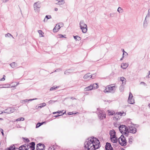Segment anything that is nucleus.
Wrapping results in <instances>:
<instances>
[{
  "instance_id": "3",
  "label": "nucleus",
  "mask_w": 150,
  "mask_h": 150,
  "mask_svg": "<svg viewBox=\"0 0 150 150\" xmlns=\"http://www.w3.org/2000/svg\"><path fill=\"white\" fill-rule=\"evenodd\" d=\"M98 112L97 114L99 119L100 120H103L106 118V114L103 110H101L99 108H97Z\"/></svg>"
},
{
  "instance_id": "33",
  "label": "nucleus",
  "mask_w": 150,
  "mask_h": 150,
  "mask_svg": "<svg viewBox=\"0 0 150 150\" xmlns=\"http://www.w3.org/2000/svg\"><path fill=\"white\" fill-rule=\"evenodd\" d=\"M52 18L51 15H46L44 20V21H45V20H46V21H47L48 19L51 18Z\"/></svg>"
},
{
  "instance_id": "55",
  "label": "nucleus",
  "mask_w": 150,
  "mask_h": 150,
  "mask_svg": "<svg viewBox=\"0 0 150 150\" xmlns=\"http://www.w3.org/2000/svg\"><path fill=\"white\" fill-rule=\"evenodd\" d=\"M124 134H122L120 137L118 138V139H124L126 138L123 135Z\"/></svg>"
},
{
  "instance_id": "8",
  "label": "nucleus",
  "mask_w": 150,
  "mask_h": 150,
  "mask_svg": "<svg viewBox=\"0 0 150 150\" xmlns=\"http://www.w3.org/2000/svg\"><path fill=\"white\" fill-rule=\"evenodd\" d=\"M90 73H88L86 74L83 76V79H87L88 78L90 77V78H92V79H93L96 76L95 74H93V76L92 74L90 75Z\"/></svg>"
},
{
  "instance_id": "53",
  "label": "nucleus",
  "mask_w": 150,
  "mask_h": 150,
  "mask_svg": "<svg viewBox=\"0 0 150 150\" xmlns=\"http://www.w3.org/2000/svg\"><path fill=\"white\" fill-rule=\"evenodd\" d=\"M149 10H150V8L148 10V13L147 14L145 18H147L148 17H149L150 16V14H149Z\"/></svg>"
},
{
  "instance_id": "51",
  "label": "nucleus",
  "mask_w": 150,
  "mask_h": 150,
  "mask_svg": "<svg viewBox=\"0 0 150 150\" xmlns=\"http://www.w3.org/2000/svg\"><path fill=\"white\" fill-rule=\"evenodd\" d=\"M5 36L6 37H9L10 36H11V37H12L13 38H14L12 36V35L10 33H8L6 34L5 35Z\"/></svg>"
},
{
  "instance_id": "18",
  "label": "nucleus",
  "mask_w": 150,
  "mask_h": 150,
  "mask_svg": "<svg viewBox=\"0 0 150 150\" xmlns=\"http://www.w3.org/2000/svg\"><path fill=\"white\" fill-rule=\"evenodd\" d=\"M126 126L125 125H120L118 127L119 129V131L120 133H123V131L122 130V129L123 128H124Z\"/></svg>"
},
{
  "instance_id": "22",
  "label": "nucleus",
  "mask_w": 150,
  "mask_h": 150,
  "mask_svg": "<svg viewBox=\"0 0 150 150\" xmlns=\"http://www.w3.org/2000/svg\"><path fill=\"white\" fill-rule=\"evenodd\" d=\"M37 145L38 146H42L43 147V149H41L40 150H45V145L43 144L42 143H40L37 144Z\"/></svg>"
},
{
  "instance_id": "14",
  "label": "nucleus",
  "mask_w": 150,
  "mask_h": 150,
  "mask_svg": "<svg viewBox=\"0 0 150 150\" xmlns=\"http://www.w3.org/2000/svg\"><path fill=\"white\" fill-rule=\"evenodd\" d=\"M80 29L82 30V31L83 33H86L87 30V25H86L85 26H81Z\"/></svg>"
},
{
  "instance_id": "42",
  "label": "nucleus",
  "mask_w": 150,
  "mask_h": 150,
  "mask_svg": "<svg viewBox=\"0 0 150 150\" xmlns=\"http://www.w3.org/2000/svg\"><path fill=\"white\" fill-rule=\"evenodd\" d=\"M10 65L12 68H14L16 67V63L15 62H13L11 63Z\"/></svg>"
},
{
  "instance_id": "32",
  "label": "nucleus",
  "mask_w": 150,
  "mask_h": 150,
  "mask_svg": "<svg viewBox=\"0 0 150 150\" xmlns=\"http://www.w3.org/2000/svg\"><path fill=\"white\" fill-rule=\"evenodd\" d=\"M39 105L40 106H38V108H41L44 107H45L46 106V104L45 103H43L40 104Z\"/></svg>"
},
{
  "instance_id": "21",
  "label": "nucleus",
  "mask_w": 150,
  "mask_h": 150,
  "mask_svg": "<svg viewBox=\"0 0 150 150\" xmlns=\"http://www.w3.org/2000/svg\"><path fill=\"white\" fill-rule=\"evenodd\" d=\"M38 2H36L34 4V9L35 10V8H40L41 7V6L40 4L38 3Z\"/></svg>"
},
{
  "instance_id": "9",
  "label": "nucleus",
  "mask_w": 150,
  "mask_h": 150,
  "mask_svg": "<svg viewBox=\"0 0 150 150\" xmlns=\"http://www.w3.org/2000/svg\"><path fill=\"white\" fill-rule=\"evenodd\" d=\"M74 69L71 68L66 70L64 72V74L67 75H69L70 74H72L74 73Z\"/></svg>"
},
{
  "instance_id": "6",
  "label": "nucleus",
  "mask_w": 150,
  "mask_h": 150,
  "mask_svg": "<svg viewBox=\"0 0 150 150\" xmlns=\"http://www.w3.org/2000/svg\"><path fill=\"white\" fill-rule=\"evenodd\" d=\"M121 140V142H120V139H118V143L119 144L122 146H125L127 144V141L126 138L120 139Z\"/></svg>"
},
{
  "instance_id": "11",
  "label": "nucleus",
  "mask_w": 150,
  "mask_h": 150,
  "mask_svg": "<svg viewBox=\"0 0 150 150\" xmlns=\"http://www.w3.org/2000/svg\"><path fill=\"white\" fill-rule=\"evenodd\" d=\"M110 139L111 141L113 143H117L118 142V139L117 137H114L113 136L112 137H110Z\"/></svg>"
},
{
  "instance_id": "2",
  "label": "nucleus",
  "mask_w": 150,
  "mask_h": 150,
  "mask_svg": "<svg viewBox=\"0 0 150 150\" xmlns=\"http://www.w3.org/2000/svg\"><path fill=\"white\" fill-rule=\"evenodd\" d=\"M116 86H111V85L107 86L104 90V92L105 93H114L115 91Z\"/></svg>"
},
{
  "instance_id": "15",
  "label": "nucleus",
  "mask_w": 150,
  "mask_h": 150,
  "mask_svg": "<svg viewBox=\"0 0 150 150\" xmlns=\"http://www.w3.org/2000/svg\"><path fill=\"white\" fill-rule=\"evenodd\" d=\"M129 64L126 63H122L121 64V67L123 69H126L128 67Z\"/></svg>"
},
{
  "instance_id": "57",
  "label": "nucleus",
  "mask_w": 150,
  "mask_h": 150,
  "mask_svg": "<svg viewBox=\"0 0 150 150\" xmlns=\"http://www.w3.org/2000/svg\"><path fill=\"white\" fill-rule=\"evenodd\" d=\"M58 31H57V29L55 28V27L54 28H53V31L54 33L57 32Z\"/></svg>"
},
{
  "instance_id": "27",
  "label": "nucleus",
  "mask_w": 150,
  "mask_h": 150,
  "mask_svg": "<svg viewBox=\"0 0 150 150\" xmlns=\"http://www.w3.org/2000/svg\"><path fill=\"white\" fill-rule=\"evenodd\" d=\"M125 84H122L119 87V90L121 92H122L124 91V85Z\"/></svg>"
},
{
  "instance_id": "41",
  "label": "nucleus",
  "mask_w": 150,
  "mask_h": 150,
  "mask_svg": "<svg viewBox=\"0 0 150 150\" xmlns=\"http://www.w3.org/2000/svg\"><path fill=\"white\" fill-rule=\"evenodd\" d=\"M129 132H124L123 133H121L122 134L124 135H125L126 137H128L129 136Z\"/></svg>"
},
{
  "instance_id": "7",
  "label": "nucleus",
  "mask_w": 150,
  "mask_h": 150,
  "mask_svg": "<svg viewBox=\"0 0 150 150\" xmlns=\"http://www.w3.org/2000/svg\"><path fill=\"white\" fill-rule=\"evenodd\" d=\"M128 127L129 129V132L130 133L134 134L137 132V129L135 127L130 125L128 126Z\"/></svg>"
},
{
  "instance_id": "26",
  "label": "nucleus",
  "mask_w": 150,
  "mask_h": 150,
  "mask_svg": "<svg viewBox=\"0 0 150 150\" xmlns=\"http://www.w3.org/2000/svg\"><path fill=\"white\" fill-rule=\"evenodd\" d=\"M22 139L23 140V141L25 143H28L30 142L29 139L27 138L22 137Z\"/></svg>"
},
{
  "instance_id": "46",
  "label": "nucleus",
  "mask_w": 150,
  "mask_h": 150,
  "mask_svg": "<svg viewBox=\"0 0 150 150\" xmlns=\"http://www.w3.org/2000/svg\"><path fill=\"white\" fill-rule=\"evenodd\" d=\"M133 140V137L131 136L129 139V143L131 144L132 142V140Z\"/></svg>"
},
{
  "instance_id": "39",
  "label": "nucleus",
  "mask_w": 150,
  "mask_h": 150,
  "mask_svg": "<svg viewBox=\"0 0 150 150\" xmlns=\"http://www.w3.org/2000/svg\"><path fill=\"white\" fill-rule=\"evenodd\" d=\"M131 119H127L125 122V124L127 125V124H130Z\"/></svg>"
},
{
  "instance_id": "10",
  "label": "nucleus",
  "mask_w": 150,
  "mask_h": 150,
  "mask_svg": "<svg viewBox=\"0 0 150 150\" xmlns=\"http://www.w3.org/2000/svg\"><path fill=\"white\" fill-rule=\"evenodd\" d=\"M15 110V109L13 107H10L5 110V111H6V112H5L4 111H3V112H4V113L6 112L9 114L13 112H14Z\"/></svg>"
},
{
  "instance_id": "54",
  "label": "nucleus",
  "mask_w": 150,
  "mask_h": 150,
  "mask_svg": "<svg viewBox=\"0 0 150 150\" xmlns=\"http://www.w3.org/2000/svg\"><path fill=\"white\" fill-rule=\"evenodd\" d=\"M54 145L52 146V147H49L48 149V150H55V149L54 148Z\"/></svg>"
},
{
  "instance_id": "16",
  "label": "nucleus",
  "mask_w": 150,
  "mask_h": 150,
  "mask_svg": "<svg viewBox=\"0 0 150 150\" xmlns=\"http://www.w3.org/2000/svg\"><path fill=\"white\" fill-rule=\"evenodd\" d=\"M93 87L91 85V84L88 87H86L84 89V91H88L91 90H93Z\"/></svg>"
},
{
  "instance_id": "62",
  "label": "nucleus",
  "mask_w": 150,
  "mask_h": 150,
  "mask_svg": "<svg viewBox=\"0 0 150 150\" xmlns=\"http://www.w3.org/2000/svg\"><path fill=\"white\" fill-rule=\"evenodd\" d=\"M29 148L28 147H23V150H28Z\"/></svg>"
},
{
  "instance_id": "19",
  "label": "nucleus",
  "mask_w": 150,
  "mask_h": 150,
  "mask_svg": "<svg viewBox=\"0 0 150 150\" xmlns=\"http://www.w3.org/2000/svg\"><path fill=\"white\" fill-rule=\"evenodd\" d=\"M46 123V122L45 121L42 122H38L36 125L35 127L36 128H38L43 125L44 124H45Z\"/></svg>"
},
{
  "instance_id": "48",
  "label": "nucleus",
  "mask_w": 150,
  "mask_h": 150,
  "mask_svg": "<svg viewBox=\"0 0 150 150\" xmlns=\"http://www.w3.org/2000/svg\"><path fill=\"white\" fill-rule=\"evenodd\" d=\"M122 51L123 52L122 54L124 55V54H125V56L128 55V53L126 52L125 51V50L123 49H122Z\"/></svg>"
},
{
  "instance_id": "35",
  "label": "nucleus",
  "mask_w": 150,
  "mask_h": 150,
  "mask_svg": "<svg viewBox=\"0 0 150 150\" xmlns=\"http://www.w3.org/2000/svg\"><path fill=\"white\" fill-rule=\"evenodd\" d=\"M117 11L119 13H122L123 12V10L122 8L120 7L118 8Z\"/></svg>"
},
{
  "instance_id": "34",
  "label": "nucleus",
  "mask_w": 150,
  "mask_h": 150,
  "mask_svg": "<svg viewBox=\"0 0 150 150\" xmlns=\"http://www.w3.org/2000/svg\"><path fill=\"white\" fill-rule=\"evenodd\" d=\"M57 36L58 38H67L65 37L66 36L65 35H63L61 34H59L57 35Z\"/></svg>"
},
{
  "instance_id": "60",
  "label": "nucleus",
  "mask_w": 150,
  "mask_h": 150,
  "mask_svg": "<svg viewBox=\"0 0 150 150\" xmlns=\"http://www.w3.org/2000/svg\"><path fill=\"white\" fill-rule=\"evenodd\" d=\"M140 84H143V85H144L145 86H147V84H146V83H145L144 82H143V81H142V82H141L140 83Z\"/></svg>"
},
{
  "instance_id": "40",
  "label": "nucleus",
  "mask_w": 150,
  "mask_h": 150,
  "mask_svg": "<svg viewBox=\"0 0 150 150\" xmlns=\"http://www.w3.org/2000/svg\"><path fill=\"white\" fill-rule=\"evenodd\" d=\"M59 88V86H56L55 87V86H53V87H51L50 90V91H53L56 90V89Z\"/></svg>"
},
{
  "instance_id": "31",
  "label": "nucleus",
  "mask_w": 150,
  "mask_h": 150,
  "mask_svg": "<svg viewBox=\"0 0 150 150\" xmlns=\"http://www.w3.org/2000/svg\"><path fill=\"white\" fill-rule=\"evenodd\" d=\"M87 25L85 24L83 21H80V27H81V26H85Z\"/></svg>"
},
{
  "instance_id": "23",
  "label": "nucleus",
  "mask_w": 150,
  "mask_h": 150,
  "mask_svg": "<svg viewBox=\"0 0 150 150\" xmlns=\"http://www.w3.org/2000/svg\"><path fill=\"white\" fill-rule=\"evenodd\" d=\"M109 115H116V113L113 111H111L110 110H108L107 111Z\"/></svg>"
},
{
  "instance_id": "28",
  "label": "nucleus",
  "mask_w": 150,
  "mask_h": 150,
  "mask_svg": "<svg viewBox=\"0 0 150 150\" xmlns=\"http://www.w3.org/2000/svg\"><path fill=\"white\" fill-rule=\"evenodd\" d=\"M27 147V144H25L21 146L18 148L19 150H23V147Z\"/></svg>"
},
{
  "instance_id": "36",
  "label": "nucleus",
  "mask_w": 150,
  "mask_h": 150,
  "mask_svg": "<svg viewBox=\"0 0 150 150\" xmlns=\"http://www.w3.org/2000/svg\"><path fill=\"white\" fill-rule=\"evenodd\" d=\"M25 120V118L23 117H20L16 120V121H24Z\"/></svg>"
},
{
  "instance_id": "1",
  "label": "nucleus",
  "mask_w": 150,
  "mask_h": 150,
  "mask_svg": "<svg viewBox=\"0 0 150 150\" xmlns=\"http://www.w3.org/2000/svg\"><path fill=\"white\" fill-rule=\"evenodd\" d=\"M84 143V150H95L100 147V143L99 139L94 137L88 138Z\"/></svg>"
},
{
  "instance_id": "50",
  "label": "nucleus",
  "mask_w": 150,
  "mask_h": 150,
  "mask_svg": "<svg viewBox=\"0 0 150 150\" xmlns=\"http://www.w3.org/2000/svg\"><path fill=\"white\" fill-rule=\"evenodd\" d=\"M56 101H57V100H50L48 102V103L50 104H52V103H55Z\"/></svg>"
},
{
  "instance_id": "13",
  "label": "nucleus",
  "mask_w": 150,
  "mask_h": 150,
  "mask_svg": "<svg viewBox=\"0 0 150 150\" xmlns=\"http://www.w3.org/2000/svg\"><path fill=\"white\" fill-rule=\"evenodd\" d=\"M109 134L110 135V137H112L113 136L114 137H116V132L114 129L110 130V131Z\"/></svg>"
},
{
  "instance_id": "61",
  "label": "nucleus",
  "mask_w": 150,
  "mask_h": 150,
  "mask_svg": "<svg viewBox=\"0 0 150 150\" xmlns=\"http://www.w3.org/2000/svg\"><path fill=\"white\" fill-rule=\"evenodd\" d=\"M64 110H63L62 111V113H62V114H60L61 115V116H62L63 115H64V114H66V111H65L64 112H62Z\"/></svg>"
},
{
  "instance_id": "52",
  "label": "nucleus",
  "mask_w": 150,
  "mask_h": 150,
  "mask_svg": "<svg viewBox=\"0 0 150 150\" xmlns=\"http://www.w3.org/2000/svg\"><path fill=\"white\" fill-rule=\"evenodd\" d=\"M109 17H114V13H110L109 15H108Z\"/></svg>"
},
{
  "instance_id": "64",
  "label": "nucleus",
  "mask_w": 150,
  "mask_h": 150,
  "mask_svg": "<svg viewBox=\"0 0 150 150\" xmlns=\"http://www.w3.org/2000/svg\"><path fill=\"white\" fill-rule=\"evenodd\" d=\"M40 149L39 147V146H38L37 145H36V148L35 150H40Z\"/></svg>"
},
{
  "instance_id": "30",
  "label": "nucleus",
  "mask_w": 150,
  "mask_h": 150,
  "mask_svg": "<svg viewBox=\"0 0 150 150\" xmlns=\"http://www.w3.org/2000/svg\"><path fill=\"white\" fill-rule=\"evenodd\" d=\"M117 114V115H120V116H122V115L125 116L126 115V114L123 111H122V112H117L116 113V115Z\"/></svg>"
},
{
  "instance_id": "24",
  "label": "nucleus",
  "mask_w": 150,
  "mask_h": 150,
  "mask_svg": "<svg viewBox=\"0 0 150 150\" xmlns=\"http://www.w3.org/2000/svg\"><path fill=\"white\" fill-rule=\"evenodd\" d=\"M91 85L92 86V87H93V89H96L98 88L99 87L98 83H97L93 84H91Z\"/></svg>"
},
{
  "instance_id": "25",
  "label": "nucleus",
  "mask_w": 150,
  "mask_h": 150,
  "mask_svg": "<svg viewBox=\"0 0 150 150\" xmlns=\"http://www.w3.org/2000/svg\"><path fill=\"white\" fill-rule=\"evenodd\" d=\"M58 1V2L56 4L58 5H62L64 3V0H56Z\"/></svg>"
},
{
  "instance_id": "44",
  "label": "nucleus",
  "mask_w": 150,
  "mask_h": 150,
  "mask_svg": "<svg viewBox=\"0 0 150 150\" xmlns=\"http://www.w3.org/2000/svg\"><path fill=\"white\" fill-rule=\"evenodd\" d=\"M62 113V111L58 110L57 112H52L53 114H58V115H60V114Z\"/></svg>"
},
{
  "instance_id": "4",
  "label": "nucleus",
  "mask_w": 150,
  "mask_h": 150,
  "mask_svg": "<svg viewBox=\"0 0 150 150\" xmlns=\"http://www.w3.org/2000/svg\"><path fill=\"white\" fill-rule=\"evenodd\" d=\"M133 97L132 94L131 92H130L128 99V102L129 103L133 104L134 103V99H132Z\"/></svg>"
},
{
  "instance_id": "49",
  "label": "nucleus",
  "mask_w": 150,
  "mask_h": 150,
  "mask_svg": "<svg viewBox=\"0 0 150 150\" xmlns=\"http://www.w3.org/2000/svg\"><path fill=\"white\" fill-rule=\"evenodd\" d=\"M118 119H120V118H119V116L118 115H117L115 117L114 116V120L117 121Z\"/></svg>"
},
{
  "instance_id": "45",
  "label": "nucleus",
  "mask_w": 150,
  "mask_h": 150,
  "mask_svg": "<svg viewBox=\"0 0 150 150\" xmlns=\"http://www.w3.org/2000/svg\"><path fill=\"white\" fill-rule=\"evenodd\" d=\"M55 27L57 29V31H59L61 28V27H60V25L59 24H57Z\"/></svg>"
},
{
  "instance_id": "58",
  "label": "nucleus",
  "mask_w": 150,
  "mask_h": 150,
  "mask_svg": "<svg viewBox=\"0 0 150 150\" xmlns=\"http://www.w3.org/2000/svg\"><path fill=\"white\" fill-rule=\"evenodd\" d=\"M115 143V144H113L112 145L114 148L117 147L118 146V145L117 144V143Z\"/></svg>"
},
{
  "instance_id": "43",
  "label": "nucleus",
  "mask_w": 150,
  "mask_h": 150,
  "mask_svg": "<svg viewBox=\"0 0 150 150\" xmlns=\"http://www.w3.org/2000/svg\"><path fill=\"white\" fill-rule=\"evenodd\" d=\"M147 18H145V19L144 21V27H146L147 25V23L146 21V19Z\"/></svg>"
},
{
  "instance_id": "37",
  "label": "nucleus",
  "mask_w": 150,
  "mask_h": 150,
  "mask_svg": "<svg viewBox=\"0 0 150 150\" xmlns=\"http://www.w3.org/2000/svg\"><path fill=\"white\" fill-rule=\"evenodd\" d=\"M38 33L40 35V37H44L43 34L44 33L42 32V31L41 30H39L38 31Z\"/></svg>"
},
{
  "instance_id": "17",
  "label": "nucleus",
  "mask_w": 150,
  "mask_h": 150,
  "mask_svg": "<svg viewBox=\"0 0 150 150\" xmlns=\"http://www.w3.org/2000/svg\"><path fill=\"white\" fill-rule=\"evenodd\" d=\"M111 145L110 143L108 142H106L105 146V150H107L111 147Z\"/></svg>"
},
{
  "instance_id": "20",
  "label": "nucleus",
  "mask_w": 150,
  "mask_h": 150,
  "mask_svg": "<svg viewBox=\"0 0 150 150\" xmlns=\"http://www.w3.org/2000/svg\"><path fill=\"white\" fill-rule=\"evenodd\" d=\"M120 81L122 82V84H125L126 80L125 78L124 77H121L120 78Z\"/></svg>"
},
{
  "instance_id": "59",
  "label": "nucleus",
  "mask_w": 150,
  "mask_h": 150,
  "mask_svg": "<svg viewBox=\"0 0 150 150\" xmlns=\"http://www.w3.org/2000/svg\"><path fill=\"white\" fill-rule=\"evenodd\" d=\"M0 131L1 132L2 135L4 136V130L3 129H2L1 128H0Z\"/></svg>"
},
{
  "instance_id": "5",
  "label": "nucleus",
  "mask_w": 150,
  "mask_h": 150,
  "mask_svg": "<svg viewBox=\"0 0 150 150\" xmlns=\"http://www.w3.org/2000/svg\"><path fill=\"white\" fill-rule=\"evenodd\" d=\"M35 142H33L27 144V147L29 146L28 148L30 149V150H35Z\"/></svg>"
},
{
  "instance_id": "47",
  "label": "nucleus",
  "mask_w": 150,
  "mask_h": 150,
  "mask_svg": "<svg viewBox=\"0 0 150 150\" xmlns=\"http://www.w3.org/2000/svg\"><path fill=\"white\" fill-rule=\"evenodd\" d=\"M125 132H129V128L128 127H127L126 126L125 127Z\"/></svg>"
},
{
  "instance_id": "12",
  "label": "nucleus",
  "mask_w": 150,
  "mask_h": 150,
  "mask_svg": "<svg viewBox=\"0 0 150 150\" xmlns=\"http://www.w3.org/2000/svg\"><path fill=\"white\" fill-rule=\"evenodd\" d=\"M16 144H13L10 146L8 147H7L4 150H16V147H15V145Z\"/></svg>"
},
{
  "instance_id": "38",
  "label": "nucleus",
  "mask_w": 150,
  "mask_h": 150,
  "mask_svg": "<svg viewBox=\"0 0 150 150\" xmlns=\"http://www.w3.org/2000/svg\"><path fill=\"white\" fill-rule=\"evenodd\" d=\"M4 88H9L12 87L11 86L10 84H4Z\"/></svg>"
},
{
  "instance_id": "63",
  "label": "nucleus",
  "mask_w": 150,
  "mask_h": 150,
  "mask_svg": "<svg viewBox=\"0 0 150 150\" xmlns=\"http://www.w3.org/2000/svg\"><path fill=\"white\" fill-rule=\"evenodd\" d=\"M61 116V115H54L53 116L54 117H55V118H57V117H58L59 116Z\"/></svg>"
},
{
  "instance_id": "56",
  "label": "nucleus",
  "mask_w": 150,
  "mask_h": 150,
  "mask_svg": "<svg viewBox=\"0 0 150 150\" xmlns=\"http://www.w3.org/2000/svg\"><path fill=\"white\" fill-rule=\"evenodd\" d=\"M72 115H76L77 114H79V112H78L76 111H73L72 112Z\"/></svg>"
},
{
  "instance_id": "29",
  "label": "nucleus",
  "mask_w": 150,
  "mask_h": 150,
  "mask_svg": "<svg viewBox=\"0 0 150 150\" xmlns=\"http://www.w3.org/2000/svg\"><path fill=\"white\" fill-rule=\"evenodd\" d=\"M73 37L76 41H79L81 40V38L78 35H73Z\"/></svg>"
}]
</instances>
